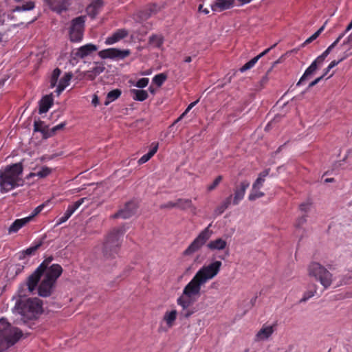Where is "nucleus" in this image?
Listing matches in <instances>:
<instances>
[{
	"label": "nucleus",
	"instance_id": "1",
	"mask_svg": "<svg viewBox=\"0 0 352 352\" xmlns=\"http://www.w3.org/2000/svg\"><path fill=\"white\" fill-rule=\"evenodd\" d=\"M221 265L222 263L220 261H214L203 265L185 286L182 294L177 300V304L182 307V314L185 317H189L192 314L193 311L188 310V308L199 296L201 286L219 274Z\"/></svg>",
	"mask_w": 352,
	"mask_h": 352
},
{
	"label": "nucleus",
	"instance_id": "2",
	"mask_svg": "<svg viewBox=\"0 0 352 352\" xmlns=\"http://www.w3.org/2000/svg\"><path fill=\"white\" fill-rule=\"evenodd\" d=\"M62 267L58 264H53L47 267L45 263H42L29 276L25 285L30 293H32L38 286V294L41 297L50 296L55 287L57 278L62 273Z\"/></svg>",
	"mask_w": 352,
	"mask_h": 352
},
{
	"label": "nucleus",
	"instance_id": "3",
	"mask_svg": "<svg viewBox=\"0 0 352 352\" xmlns=\"http://www.w3.org/2000/svg\"><path fill=\"white\" fill-rule=\"evenodd\" d=\"M23 166L21 162L8 165L0 169V191L6 193L22 186Z\"/></svg>",
	"mask_w": 352,
	"mask_h": 352
},
{
	"label": "nucleus",
	"instance_id": "4",
	"mask_svg": "<svg viewBox=\"0 0 352 352\" xmlns=\"http://www.w3.org/2000/svg\"><path fill=\"white\" fill-rule=\"evenodd\" d=\"M307 272L309 276L319 282L324 289H329L333 284H335V287H338L347 284L349 281V278L343 276L340 280L336 282V278L333 274L317 262L311 263L308 266Z\"/></svg>",
	"mask_w": 352,
	"mask_h": 352
},
{
	"label": "nucleus",
	"instance_id": "5",
	"mask_svg": "<svg viewBox=\"0 0 352 352\" xmlns=\"http://www.w3.org/2000/svg\"><path fill=\"white\" fill-rule=\"evenodd\" d=\"M21 336V330L12 326L6 319H0V352L15 344Z\"/></svg>",
	"mask_w": 352,
	"mask_h": 352
},
{
	"label": "nucleus",
	"instance_id": "6",
	"mask_svg": "<svg viewBox=\"0 0 352 352\" xmlns=\"http://www.w3.org/2000/svg\"><path fill=\"white\" fill-rule=\"evenodd\" d=\"M14 309L24 318L32 320L41 314L42 301L38 298L20 300L16 302Z\"/></svg>",
	"mask_w": 352,
	"mask_h": 352
},
{
	"label": "nucleus",
	"instance_id": "7",
	"mask_svg": "<svg viewBox=\"0 0 352 352\" xmlns=\"http://www.w3.org/2000/svg\"><path fill=\"white\" fill-rule=\"evenodd\" d=\"M123 234L124 231L122 229H117L113 230L107 235L102 248L103 256L105 260L116 258L120 245V238Z\"/></svg>",
	"mask_w": 352,
	"mask_h": 352
},
{
	"label": "nucleus",
	"instance_id": "8",
	"mask_svg": "<svg viewBox=\"0 0 352 352\" xmlns=\"http://www.w3.org/2000/svg\"><path fill=\"white\" fill-rule=\"evenodd\" d=\"M212 224L210 223L193 240L190 245L184 252V255L190 256L197 252L211 237L212 231L210 229Z\"/></svg>",
	"mask_w": 352,
	"mask_h": 352
},
{
	"label": "nucleus",
	"instance_id": "9",
	"mask_svg": "<svg viewBox=\"0 0 352 352\" xmlns=\"http://www.w3.org/2000/svg\"><path fill=\"white\" fill-rule=\"evenodd\" d=\"M85 16H78L72 20L69 31L70 39L73 42L81 41L85 25Z\"/></svg>",
	"mask_w": 352,
	"mask_h": 352
},
{
	"label": "nucleus",
	"instance_id": "10",
	"mask_svg": "<svg viewBox=\"0 0 352 352\" xmlns=\"http://www.w3.org/2000/svg\"><path fill=\"white\" fill-rule=\"evenodd\" d=\"M11 3H16V6H12L10 14H8V19L13 20L14 16L12 14L14 12H28L33 10L35 8L36 3L33 1L26 0H10Z\"/></svg>",
	"mask_w": 352,
	"mask_h": 352
},
{
	"label": "nucleus",
	"instance_id": "11",
	"mask_svg": "<svg viewBox=\"0 0 352 352\" xmlns=\"http://www.w3.org/2000/svg\"><path fill=\"white\" fill-rule=\"evenodd\" d=\"M131 54L129 50H119L117 48H109L99 52L98 55L102 58L124 59Z\"/></svg>",
	"mask_w": 352,
	"mask_h": 352
},
{
	"label": "nucleus",
	"instance_id": "12",
	"mask_svg": "<svg viewBox=\"0 0 352 352\" xmlns=\"http://www.w3.org/2000/svg\"><path fill=\"white\" fill-rule=\"evenodd\" d=\"M138 204L134 201L128 202L124 208L112 216L113 218L128 219L134 215L137 211Z\"/></svg>",
	"mask_w": 352,
	"mask_h": 352
},
{
	"label": "nucleus",
	"instance_id": "13",
	"mask_svg": "<svg viewBox=\"0 0 352 352\" xmlns=\"http://www.w3.org/2000/svg\"><path fill=\"white\" fill-rule=\"evenodd\" d=\"M50 9L58 14L68 10L71 5V0H44Z\"/></svg>",
	"mask_w": 352,
	"mask_h": 352
},
{
	"label": "nucleus",
	"instance_id": "14",
	"mask_svg": "<svg viewBox=\"0 0 352 352\" xmlns=\"http://www.w3.org/2000/svg\"><path fill=\"white\" fill-rule=\"evenodd\" d=\"M86 199L87 198L85 197L81 198L72 204L69 205L64 214L58 219L56 225H60L67 221Z\"/></svg>",
	"mask_w": 352,
	"mask_h": 352
},
{
	"label": "nucleus",
	"instance_id": "15",
	"mask_svg": "<svg viewBox=\"0 0 352 352\" xmlns=\"http://www.w3.org/2000/svg\"><path fill=\"white\" fill-rule=\"evenodd\" d=\"M104 69L105 67L103 63L95 62L89 70L84 72V77L89 80H93L102 74Z\"/></svg>",
	"mask_w": 352,
	"mask_h": 352
},
{
	"label": "nucleus",
	"instance_id": "16",
	"mask_svg": "<svg viewBox=\"0 0 352 352\" xmlns=\"http://www.w3.org/2000/svg\"><path fill=\"white\" fill-rule=\"evenodd\" d=\"M250 186V183L248 181H243L240 183L239 186L234 190V195L233 198V204L237 205L243 199L246 190Z\"/></svg>",
	"mask_w": 352,
	"mask_h": 352
},
{
	"label": "nucleus",
	"instance_id": "17",
	"mask_svg": "<svg viewBox=\"0 0 352 352\" xmlns=\"http://www.w3.org/2000/svg\"><path fill=\"white\" fill-rule=\"evenodd\" d=\"M96 50L97 47L94 44L89 43L78 48L73 54L75 58H83Z\"/></svg>",
	"mask_w": 352,
	"mask_h": 352
},
{
	"label": "nucleus",
	"instance_id": "18",
	"mask_svg": "<svg viewBox=\"0 0 352 352\" xmlns=\"http://www.w3.org/2000/svg\"><path fill=\"white\" fill-rule=\"evenodd\" d=\"M274 327L272 325H263L262 328L256 334L255 340L256 341H263L267 340L274 333Z\"/></svg>",
	"mask_w": 352,
	"mask_h": 352
},
{
	"label": "nucleus",
	"instance_id": "19",
	"mask_svg": "<svg viewBox=\"0 0 352 352\" xmlns=\"http://www.w3.org/2000/svg\"><path fill=\"white\" fill-rule=\"evenodd\" d=\"M128 35V32L125 29H120L108 36L105 40L107 45H113L121 39L125 38Z\"/></svg>",
	"mask_w": 352,
	"mask_h": 352
},
{
	"label": "nucleus",
	"instance_id": "20",
	"mask_svg": "<svg viewBox=\"0 0 352 352\" xmlns=\"http://www.w3.org/2000/svg\"><path fill=\"white\" fill-rule=\"evenodd\" d=\"M234 0H215V2L211 5V9L214 12H221L230 8Z\"/></svg>",
	"mask_w": 352,
	"mask_h": 352
},
{
	"label": "nucleus",
	"instance_id": "21",
	"mask_svg": "<svg viewBox=\"0 0 352 352\" xmlns=\"http://www.w3.org/2000/svg\"><path fill=\"white\" fill-rule=\"evenodd\" d=\"M319 62L315 59L311 64L309 65L308 68L305 70L303 75L300 78L299 81L297 83V85H300L302 84L305 80L309 78L311 76L314 75L315 72L316 71L318 66H320Z\"/></svg>",
	"mask_w": 352,
	"mask_h": 352
},
{
	"label": "nucleus",
	"instance_id": "22",
	"mask_svg": "<svg viewBox=\"0 0 352 352\" xmlns=\"http://www.w3.org/2000/svg\"><path fill=\"white\" fill-rule=\"evenodd\" d=\"M72 76L73 75L71 72H67L65 73L64 76L59 80L56 89L55 91L57 96H59L62 91L69 85V82L72 78Z\"/></svg>",
	"mask_w": 352,
	"mask_h": 352
},
{
	"label": "nucleus",
	"instance_id": "23",
	"mask_svg": "<svg viewBox=\"0 0 352 352\" xmlns=\"http://www.w3.org/2000/svg\"><path fill=\"white\" fill-rule=\"evenodd\" d=\"M206 246L211 251H221L226 248L227 242L221 238H217L210 241Z\"/></svg>",
	"mask_w": 352,
	"mask_h": 352
},
{
	"label": "nucleus",
	"instance_id": "24",
	"mask_svg": "<svg viewBox=\"0 0 352 352\" xmlns=\"http://www.w3.org/2000/svg\"><path fill=\"white\" fill-rule=\"evenodd\" d=\"M103 5L104 2L102 0H96L93 1L87 8L88 15L91 18H95Z\"/></svg>",
	"mask_w": 352,
	"mask_h": 352
},
{
	"label": "nucleus",
	"instance_id": "25",
	"mask_svg": "<svg viewBox=\"0 0 352 352\" xmlns=\"http://www.w3.org/2000/svg\"><path fill=\"white\" fill-rule=\"evenodd\" d=\"M53 104L52 95L44 96L39 102V113H46Z\"/></svg>",
	"mask_w": 352,
	"mask_h": 352
},
{
	"label": "nucleus",
	"instance_id": "26",
	"mask_svg": "<svg viewBox=\"0 0 352 352\" xmlns=\"http://www.w3.org/2000/svg\"><path fill=\"white\" fill-rule=\"evenodd\" d=\"M29 222V219L27 217L15 220L8 228L9 233L16 232L19 229L24 226Z\"/></svg>",
	"mask_w": 352,
	"mask_h": 352
},
{
	"label": "nucleus",
	"instance_id": "27",
	"mask_svg": "<svg viewBox=\"0 0 352 352\" xmlns=\"http://www.w3.org/2000/svg\"><path fill=\"white\" fill-rule=\"evenodd\" d=\"M318 287L316 284H310L308 285L307 289L303 294L302 298L300 300V302H305L309 299L314 296L317 292Z\"/></svg>",
	"mask_w": 352,
	"mask_h": 352
},
{
	"label": "nucleus",
	"instance_id": "28",
	"mask_svg": "<svg viewBox=\"0 0 352 352\" xmlns=\"http://www.w3.org/2000/svg\"><path fill=\"white\" fill-rule=\"evenodd\" d=\"M34 131L35 132H41L43 134L44 138H48L51 137V134H50V129L44 124V122L42 121H35L34 123Z\"/></svg>",
	"mask_w": 352,
	"mask_h": 352
},
{
	"label": "nucleus",
	"instance_id": "29",
	"mask_svg": "<svg viewBox=\"0 0 352 352\" xmlns=\"http://www.w3.org/2000/svg\"><path fill=\"white\" fill-rule=\"evenodd\" d=\"M131 93L132 94L133 99L137 101H144L145 100L148 94L146 91L142 89H131Z\"/></svg>",
	"mask_w": 352,
	"mask_h": 352
},
{
	"label": "nucleus",
	"instance_id": "30",
	"mask_svg": "<svg viewBox=\"0 0 352 352\" xmlns=\"http://www.w3.org/2000/svg\"><path fill=\"white\" fill-rule=\"evenodd\" d=\"M158 148L157 144H153V148L146 154L142 155L138 160L140 164H142L148 162L157 152Z\"/></svg>",
	"mask_w": 352,
	"mask_h": 352
},
{
	"label": "nucleus",
	"instance_id": "31",
	"mask_svg": "<svg viewBox=\"0 0 352 352\" xmlns=\"http://www.w3.org/2000/svg\"><path fill=\"white\" fill-rule=\"evenodd\" d=\"M232 195L228 197L214 210L216 215L221 214L230 205L232 200Z\"/></svg>",
	"mask_w": 352,
	"mask_h": 352
},
{
	"label": "nucleus",
	"instance_id": "32",
	"mask_svg": "<svg viewBox=\"0 0 352 352\" xmlns=\"http://www.w3.org/2000/svg\"><path fill=\"white\" fill-rule=\"evenodd\" d=\"M177 318V311L172 310L167 311L164 316V320L166 322L168 327H171Z\"/></svg>",
	"mask_w": 352,
	"mask_h": 352
},
{
	"label": "nucleus",
	"instance_id": "33",
	"mask_svg": "<svg viewBox=\"0 0 352 352\" xmlns=\"http://www.w3.org/2000/svg\"><path fill=\"white\" fill-rule=\"evenodd\" d=\"M121 95V91L120 89H113L107 94L104 105L107 106L111 102L118 99Z\"/></svg>",
	"mask_w": 352,
	"mask_h": 352
},
{
	"label": "nucleus",
	"instance_id": "34",
	"mask_svg": "<svg viewBox=\"0 0 352 352\" xmlns=\"http://www.w3.org/2000/svg\"><path fill=\"white\" fill-rule=\"evenodd\" d=\"M260 186H256L254 188V185L252 184L251 192L248 196V199L250 201H254L256 199L261 198L264 196V192L260 191Z\"/></svg>",
	"mask_w": 352,
	"mask_h": 352
},
{
	"label": "nucleus",
	"instance_id": "35",
	"mask_svg": "<svg viewBox=\"0 0 352 352\" xmlns=\"http://www.w3.org/2000/svg\"><path fill=\"white\" fill-rule=\"evenodd\" d=\"M164 43V38L160 35H152L149 38V44L155 48H161Z\"/></svg>",
	"mask_w": 352,
	"mask_h": 352
},
{
	"label": "nucleus",
	"instance_id": "36",
	"mask_svg": "<svg viewBox=\"0 0 352 352\" xmlns=\"http://www.w3.org/2000/svg\"><path fill=\"white\" fill-rule=\"evenodd\" d=\"M51 173V169L48 167H42V168L36 173H30L28 176L27 179H30L33 177H38L40 178H44L49 175Z\"/></svg>",
	"mask_w": 352,
	"mask_h": 352
},
{
	"label": "nucleus",
	"instance_id": "37",
	"mask_svg": "<svg viewBox=\"0 0 352 352\" xmlns=\"http://www.w3.org/2000/svg\"><path fill=\"white\" fill-rule=\"evenodd\" d=\"M270 173V168H267L259 173L258 178L256 179V181L254 182V188L256 186H260L262 187L263 185V183L265 180V177L269 175Z\"/></svg>",
	"mask_w": 352,
	"mask_h": 352
},
{
	"label": "nucleus",
	"instance_id": "38",
	"mask_svg": "<svg viewBox=\"0 0 352 352\" xmlns=\"http://www.w3.org/2000/svg\"><path fill=\"white\" fill-rule=\"evenodd\" d=\"M173 206H176L182 209L190 208L192 206V201L189 199H179Z\"/></svg>",
	"mask_w": 352,
	"mask_h": 352
},
{
	"label": "nucleus",
	"instance_id": "39",
	"mask_svg": "<svg viewBox=\"0 0 352 352\" xmlns=\"http://www.w3.org/2000/svg\"><path fill=\"white\" fill-rule=\"evenodd\" d=\"M61 71L58 68H56L54 69L51 78H50V87L54 88V87L57 86L58 80L60 75Z\"/></svg>",
	"mask_w": 352,
	"mask_h": 352
},
{
	"label": "nucleus",
	"instance_id": "40",
	"mask_svg": "<svg viewBox=\"0 0 352 352\" xmlns=\"http://www.w3.org/2000/svg\"><path fill=\"white\" fill-rule=\"evenodd\" d=\"M258 60V58H256V56H255L254 58L251 59L250 61L246 63L243 67H241L239 69V71L241 73H243V72H245V71H247L248 69H250L251 68H252L255 65V64L257 63Z\"/></svg>",
	"mask_w": 352,
	"mask_h": 352
},
{
	"label": "nucleus",
	"instance_id": "41",
	"mask_svg": "<svg viewBox=\"0 0 352 352\" xmlns=\"http://www.w3.org/2000/svg\"><path fill=\"white\" fill-rule=\"evenodd\" d=\"M166 75L164 73H160L155 75L153 78V82L156 84L158 87H160L164 82L166 80Z\"/></svg>",
	"mask_w": 352,
	"mask_h": 352
},
{
	"label": "nucleus",
	"instance_id": "42",
	"mask_svg": "<svg viewBox=\"0 0 352 352\" xmlns=\"http://www.w3.org/2000/svg\"><path fill=\"white\" fill-rule=\"evenodd\" d=\"M324 29V25H322L320 29H318L314 34H312L311 36H309L308 38L305 40V41L303 43L302 45H305L307 44H309L314 41L315 39H316L319 35L322 33V32Z\"/></svg>",
	"mask_w": 352,
	"mask_h": 352
},
{
	"label": "nucleus",
	"instance_id": "43",
	"mask_svg": "<svg viewBox=\"0 0 352 352\" xmlns=\"http://www.w3.org/2000/svg\"><path fill=\"white\" fill-rule=\"evenodd\" d=\"M334 47L331 46V45L322 52L321 55L318 56L316 59L317 61L319 62V65H322L324 62V59L327 58V56L329 54V53L331 52V50Z\"/></svg>",
	"mask_w": 352,
	"mask_h": 352
},
{
	"label": "nucleus",
	"instance_id": "44",
	"mask_svg": "<svg viewBox=\"0 0 352 352\" xmlns=\"http://www.w3.org/2000/svg\"><path fill=\"white\" fill-rule=\"evenodd\" d=\"M46 205H47V204H42L39 205L38 206H37L36 208H35L34 210H33V212H32V214L30 216L27 217V218L29 219V221L33 217H34L36 215H37L38 213H40Z\"/></svg>",
	"mask_w": 352,
	"mask_h": 352
},
{
	"label": "nucleus",
	"instance_id": "45",
	"mask_svg": "<svg viewBox=\"0 0 352 352\" xmlns=\"http://www.w3.org/2000/svg\"><path fill=\"white\" fill-rule=\"evenodd\" d=\"M149 82V79L147 78H142L139 79L133 85L138 88L146 87Z\"/></svg>",
	"mask_w": 352,
	"mask_h": 352
},
{
	"label": "nucleus",
	"instance_id": "46",
	"mask_svg": "<svg viewBox=\"0 0 352 352\" xmlns=\"http://www.w3.org/2000/svg\"><path fill=\"white\" fill-rule=\"evenodd\" d=\"M344 59V58H340L338 60H333V61H331L330 63V64L328 65V67L324 69V72L323 75H324V76H325L332 68H333L334 67L338 65Z\"/></svg>",
	"mask_w": 352,
	"mask_h": 352
},
{
	"label": "nucleus",
	"instance_id": "47",
	"mask_svg": "<svg viewBox=\"0 0 352 352\" xmlns=\"http://www.w3.org/2000/svg\"><path fill=\"white\" fill-rule=\"evenodd\" d=\"M41 244H37L34 246L30 247L27 248L25 250L22 252V254L25 255H32L35 252V251L40 247Z\"/></svg>",
	"mask_w": 352,
	"mask_h": 352
},
{
	"label": "nucleus",
	"instance_id": "48",
	"mask_svg": "<svg viewBox=\"0 0 352 352\" xmlns=\"http://www.w3.org/2000/svg\"><path fill=\"white\" fill-rule=\"evenodd\" d=\"M311 206V203L307 201L300 204L299 209L301 212H307L310 210Z\"/></svg>",
	"mask_w": 352,
	"mask_h": 352
},
{
	"label": "nucleus",
	"instance_id": "49",
	"mask_svg": "<svg viewBox=\"0 0 352 352\" xmlns=\"http://www.w3.org/2000/svg\"><path fill=\"white\" fill-rule=\"evenodd\" d=\"M66 125L65 122H61L56 126L52 127L51 129H50L49 133L51 134V136L54 135L56 132L58 130L63 129Z\"/></svg>",
	"mask_w": 352,
	"mask_h": 352
},
{
	"label": "nucleus",
	"instance_id": "50",
	"mask_svg": "<svg viewBox=\"0 0 352 352\" xmlns=\"http://www.w3.org/2000/svg\"><path fill=\"white\" fill-rule=\"evenodd\" d=\"M306 222H307V216L302 215L297 219L296 223H295V227L296 228H300Z\"/></svg>",
	"mask_w": 352,
	"mask_h": 352
},
{
	"label": "nucleus",
	"instance_id": "51",
	"mask_svg": "<svg viewBox=\"0 0 352 352\" xmlns=\"http://www.w3.org/2000/svg\"><path fill=\"white\" fill-rule=\"evenodd\" d=\"M222 180V177L221 176H218L214 180V182H212V184L209 185L208 186V190L209 191H212L219 184V183L221 182Z\"/></svg>",
	"mask_w": 352,
	"mask_h": 352
},
{
	"label": "nucleus",
	"instance_id": "52",
	"mask_svg": "<svg viewBox=\"0 0 352 352\" xmlns=\"http://www.w3.org/2000/svg\"><path fill=\"white\" fill-rule=\"evenodd\" d=\"M159 10V7L156 5H152L149 7L148 10L149 13L147 14V16H150L152 14L156 13Z\"/></svg>",
	"mask_w": 352,
	"mask_h": 352
},
{
	"label": "nucleus",
	"instance_id": "53",
	"mask_svg": "<svg viewBox=\"0 0 352 352\" xmlns=\"http://www.w3.org/2000/svg\"><path fill=\"white\" fill-rule=\"evenodd\" d=\"M324 77V75H322L321 76L316 78L314 80H313L309 85V88H311L314 86H315L316 84H318L323 78Z\"/></svg>",
	"mask_w": 352,
	"mask_h": 352
},
{
	"label": "nucleus",
	"instance_id": "54",
	"mask_svg": "<svg viewBox=\"0 0 352 352\" xmlns=\"http://www.w3.org/2000/svg\"><path fill=\"white\" fill-rule=\"evenodd\" d=\"M276 43L274 45H273L272 47L266 49L265 50H264L263 52H261V54H259L258 56H256V58H258V59L259 60L261 57H263L264 55H265L266 54H267L271 49H272L274 47L276 46Z\"/></svg>",
	"mask_w": 352,
	"mask_h": 352
},
{
	"label": "nucleus",
	"instance_id": "55",
	"mask_svg": "<svg viewBox=\"0 0 352 352\" xmlns=\"http://www.w3.org/2000/svg\"><path fill=\"white\" fill-rule=\"evenodd\" d=\"M269 80L267 74H265L261 80L260 85L261 87H263Z\"/></svg>",
	"mask_w": 352,
	"mask_h": 352
},
{
	"label": "nucleus",
	"instance_id": "56",
	"mask_svg": "<svg viewBox=\"0 0 352 352\" xmlns=\"http://www.w3.org/2000/svg\"><path fill=\"white\" fill-rule=\"evenodd\" d=\"M91 103L94 107H96L99 104V99L97 95L94 94L93 96Z\"/></svg>",
	"mask_w": 352,
	"mask_h": 352
},
{
	"label": "nucleus",
	"instance_id": "57",
	"mask_svg": "<svg viewBox=\"0 0 352 352\" xmlns=\"http://www.w3.org/2000/svg\"><path fill=\"white\" fill-rule=\"evenodd\" d=\"M198 10L200 12H203L205 14H207L209 13V10L208 8H204L203 5L200 4L198 8Z\"/></svg>",
	"mask_w": 352,
	"mask_h": 352
},
{
	"label": "nucleus",
	"instance_id": "58",
	"mask_svg": "<svg viewBox=\"0 0 352 352\" xmlns=\"http://www.w3.org/2000/svg\"><path fill=\"white\" fill-rule=\"evenodd\" d=\"M199 102V100H197L195 102H191L188 106V109H191L192 107H194Z\"/></svg>",
	"mask_w": 352,
	"mask_h": 352
},
{
	"label": "nucleus",
	"instance_id": "59",
	"mask_svg": "<svg viewBox=\"0 0 352 352\" xmlns=\"http://www.w3.org/2000/svg\"><path fill=\"white\" fill-rule=\"evenodd\" d=\"M175 202H172V201H170L168 203H167L166 205H165V207H167V208H173V207H177L176 206H173Z\"/></svg>",
	"mask_w": 352,
	"mask_h": 352
},
{
	"label": "nucleus",
	"instance_id": "60",
	"mask_svg": "<svg viewBox=\"0 0 352 352\" xmlns=\"http://www.w3.org/2000/svg\"><path fill=\"white\" fill-rule=\"evenodd\" d=\"M239 2H240L242 5L246 4L252 1V0H237Z\"/></svg>",
	"mask_w": 352,
	"mask_h": 352
},
{
	"label": "nucleus",
	"instance_id": "61",
	"mask_svg": "<svg viewBox=\"0 0 352 352\" xmlns=\"http://www.w3.org/2000/svg\"><path fill=\"white\" fill-rule=\"evenodd\" d=\"M340 39L341 38L340 37H338L337 39L332 44H331V45L335 47V46L338 43Z\"/></svg>",
	"mask_w": 352,
	"mask_h": 352
},
{
	"label": "nucleus",
	"instance_id": "62",
	"mask_svg": "<svg viewBox=\"0 0 352 352\" xmlns=\"http://www.w3.org/2000/svg\"><path fill=\"white\" fill-rule=\"evenodd\" d=\"M340 39L341 38L340 37H338L337 39L332 44H331V45L335 47V46L338 43Z\"/></svg>",
	"mask_w": 352,
	"mask_h": 352
},
{
	"label": "nucleus",
	"instance_id": "63",
	"mask_svg": "<svg viewBox=\"0 0 352 352\" xmlns=\"http://www.w3.org/2000/svg\"><path fill=\"white\" fill-rule=\"evenodd\" d=\"M352 29V24L351 23H349L346 30H345V32H348L349 31H350Z\"/></svg>",
	"mask_w": 352,
	"mask_h": 352
},
{
	"label": "nucleus",
	"instance_id": "64",
	"mask_svg": "<svg viewBox=\"0 0 352 352\" xmlns=\"http://www.w3.org/2000/svg\"><path fill=\"white\" fill-rule=\"evenodd\" d=\"M348 43L352 44V33L348 37Z\"/></svg>",
	"mask_w": 352,
	"mask_h": 352
}]
</instances>
